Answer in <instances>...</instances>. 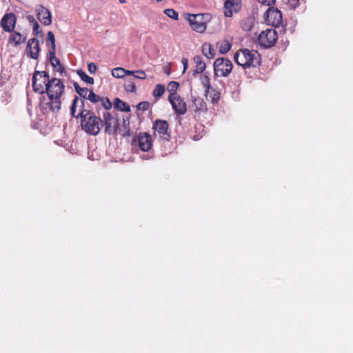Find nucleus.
Instances as JSON below:
<instances>
[{"label":"nucleus","instance_id":"nucleus-34","mask_svg":"<svg viewBox=\"0 0 353 353\" xmlns=\"http://www.w3.org/2000/svg\"><path fill=\"white\" fill-rule=\"evenodd\" d=\"M47 39L51 43V49L50 50H56V45H55V37L52 32L49 31L47 34Z\"/></svg>","mask_w":353,"mask_h":353},{"label":"nucleus","instance_id":"nucleus-5","mask_svg":"<svg viewBox=\"0 0 353 353\" xmlns=\"http://www.w3.org/2000/svg\"><path fill=\"white\" fill-rule=\"evenodd\" d=\"M50 80V76L47 72L35 71L32 79L33 90L40 94L45 93V88Z\"/></svg>","mask_w":353,"mask_h":353},{"label":"nucleus","instance_id":"nucleus-27","mask_svg":"<svg viewBox=\"0 0 353 353\" xmlns=\"http://www.w3.org/2000/svg\"><path fill=\"white\" fill-rule=\"evenodd\" d=\"M77 73L82 81L91 85L94 83V79L92 77H89L83 70H78L77 71Z\"/></svg>","mask_w":353,"mask_h":353},{"label":"nucleus","instance_id":"nucleus-28","mask_svg":"<svg viewBox=\"0 0 353 353\" xmlns=\"http://www.w3.org/2000/svg\"><path fill=\"white\" fill-rule=\"evenodd\" d=\"M179 84L176 81H170L168 85V91L170 93L169 97H175L176 96H178L176 94V90L179 88Z\"/></svg>","mask_w":353,"mask_h":353},{"label":"nucleus","instance_id":"nucleus-17","mask_svg":"<svg viewBox=\"0 0 353 353\" xmlns=\"http://www.w3.org/2000/svg\"><path fill=\"white\" fill-rule=\"evenodd\" d=\"M10 33L8 41L12 47H18L26 41V37L21 34L19 32L13 30Z\"/></svg>","mask_w":353,"mask_h":353},{"label":"nucleus","instance_id":"nucleus-39","mask_svg":"<svg viewBox=\"0 0 353 353\" xmlns=\"http://www.w3.org/2000/svg\"><path fill=\"white\" fill-rule=\"evenodd\" d=\"M250 21V19H248L242 22L241 27L245 31H250L251 30L252 26Z\"/></svg>","mask_w":353,"mask_h":353},{"label":"nucleus","instance_id":"nucleus-45","mask_svg":"<svg viewBox=\"0 0 353 353\" xmlns=\"http://www.w3.org/2000/svg\"><path fill=\"white\" fill-rule=\"evenodd\" d=\"M27 19H28V21H29L30 23L32 24V26L34 24H35V22H37L32 15L27 16Z\"/></svg>","mask_w":353,"mask_h":353},{"label":"nucleus","instance_id":"nucleus-23","mask_svg":"<svg viewBox=\"0 0 353 353\" xmlns=\"http://www.w3.org/2000/svg\"><path fill=\"white\" fill-rule=\"evenodd\" d=\"M202 52L208 59H213L216 54L214 49L209 43H205L202 45Z\"/></svg>","mask_w":353,"mask_h":353},{"label":"nucleus","instance_id":"nucleus-40","mask_svg":"<svg viewBox=\"0 0 353 353\" xmlns=\"http://www.w3.org/2000/svg\"><path fill=\"white\" fill-rule=\"evenodd\" d=\"M287 4L292 8L295 9L300 4V0H287Z\"/></svg>","mask_w":353,"mask_h":353},{"label":"nucleus","instance_id":"nucleus-46","mask_svg":"<svg viewBox=\"0 0 353 353\" xmlns=\"http://www.w3.org/2000/svg\"><path fill=\"white\" fill-rule=\"evenodd\" d=\"M135 71L128 70L125 69V75H133L134 74Z\"/></svg>","mask_w":353,"mask_h":353},{"label":"nucleus","instance_id":"nucleus-29","mask_svg":"<svg viewBox=\"0 0 353 353\" xmlns=\"http://www.w3.org/2000/svg\"><path fill=\"white\" fill-rule=\"evenodd\" d=\"M165 92V86L162 84H157L153 90V96L154 97H161Z\"/></svg>","mask_w":353,"mask_h":353},{"label":"nucleus","instance_id":"nucleus-15","mask_svg":"<svg viewBox=\"0 0 353 353\" xmlns=\"http://www.w3.org/2000/svg\"><path fill=\"white\" fill-rule=\"evenodd\" d=\"M241 0H226L224 3V14L227 17L232 16L233 12H237L241 8Z\"/></svg>","mask_w":353,"mask_h":353},{"label":"nucleus","instance_id":"nucleus-18","mask_svg":"<svg viewBox=\"0 0 353 353\" xmlns=\"http://www.w3.org/2000/svg\"><path fill=\"white\" fill-rule=\"evenodd\" d=\"M190 108L195 112H205L207 111V104L203 99L201 97H194L192 99Z\"/></svg>","mask_w":353,"mask_h":353},{"label":"nucleus","instance_id":"nucleus-33","mask_svg":"<svg viewBox=\"0 0 353 353\" xmlns=\"http://www.w3.org/2000/svg\"><path fill=\"white\" fill-rule=\"evenodd\" d=\"M164 13L170 18L177 20L179 17L178 13L172 8H168L164 10Z\"/></svg>","mask_w":353,"mask_h":353},{"label":"nucleus","instance_id":"nucleus-20","mask_svg":"<svg viewBox=\"0 0 353 353\" xmlns=\"http://www.w3.org/2000/svg\"><path fill=\"white\" fill-rule=\"evenodd\" d=\"M117 134H120L122 137H130V119L128 117L123 118L121 126H118V130Z\"/></svg>","mask_w":353,"mask_h":353},{"label":"nucleus","instance_id":"nucleus-1","mask_svg":"<svg viewBox=\"0 0 353 353\" xmlns=\"http://www.w3.org/2000/svg\"><path fill=\"white\" fill-rule=\"evenodd\" d=\"M84 101L75 97L73 99L70 112L73 117L81 118L82 129L88 134L97 135L103 127V120L94 112L84 108Z\"/></svg>","mask_w":353,"mask_h":353},{"label":"nucleus","instance_id":"nucleus-38","mask_svg":"<svg viewBox=\"0 0 353 353\" xmlns=\"http://www.w3.org/2000/svg\"><path fill=\"white\" fill-rule=\"evenodd\" d=\"M134 77L138 79L143 80L146 78V74L143 70H139L135 71Z\"/></svg>","mask_w":353,"mask_h":353},{"label":"nucleus","instance_id":"nucleus-3","mask_svg":"<svg viewBox=\"0 0 353 353\" xmlns=\"http://www.w3.org/2000/svg\"><path fill=\"white\" fill-rule=\"evenodd\" d=\"M235 62L244 68L257 67L261 64L260 54L255 50L241 49L238 50L234 57Z\"/></svg>","mask_w":353,"mask_h":353},{"label":"nucleus","instance_id":"nucleus-12","mask_svg":"<svg viewBox=\"0 0 353 353\" xmlns=\"http://www.w3.org/2000/svg\"><path fill=\"white\" fill-rule=\"evenodd\" d=\"M17 23V17L12 12L6 13L0 21V26L6 32H12L14 30Z\"/></svg>","mask_w":353,"mask_h":353},{"label":"nucleus","instance_id":"nucleus-10","mask_svg":"<svg viewBox=\"0 0 353 353\" xmlns=\"http://www.w3.org/2000/svg\"><path fill=\"white\" fill-rule=\"evenodd\" d=\"M132 144L134 147L139 146L143 152H148L152 145V137L147 132H140L138 137L132 140Z\"/></svg>","mask_w":353,"mask_h":353},{"label":"nucleus","instance_id":"nucleus-42","mask_svg":"<svg viewBox=\"0 0 353 353\" xmlns=\"http://www.w3.org/2000/svg\"><path fill=\"white\" fill-rule=\"evenodd\" d=\"M97 67L94 63H89L88 64V70L90 73L94 74L97 71Z\"/></svg>","mask_w":353,"mask_h":353},{"label":"nucleus","instance_id":"nucleus-4","mask_svg":"<svg viewBox=\"0 0 353 353\" xmlns=\"http://www.w3.org/2000/svg\"><path fill=\"white\" fill-rule=\"evenodd\" d=\"M210 14H188V20L191 28L197 32H203L206 30V24L211 19Z\"/></svg>","mask_w":353,"mask_h":353},{"label":"nucleus","instance_id":"nucleus-32","mask_svg":"<svg viewBox=\"0 0 353 353\" xmlns=\"http://www.w3.org/2000/svg\"><path fill=\"white\" fill-rule=\"evenodd\" d=\"M125 89L128 92H136V91H137L136 85L132 81V79H130V80L127 81V82H126V83L125 85Z\"/></svg>","mask_w":353,"mask_h":353},{"label":"nucleus","instance_id":"nucleus-13","mask_svg":"<svg viewBox=\"0 0 353 353\" xmlns=\"http://www.w3.org/2000/svg\"><path fill=\"white\" fill-rule=\"evenodd\" d=\"M40 50L41 48L37 39L32 38L28 41L26 49L28 57L33 59H37L39 56Z\"/></svg>","mask_w":353,"mask_h":353},{"label":"nucleus","instance_id":"nucleus-24","mask_svg":"<svg viewBox=\"0 0 353 353\" xmlns=\"http://www.w3.org/2000/svg\"><path fill=\"white\" fill-rule=\"evenodd\" d=\"M114 107L115 109L121 112H128L130 111V105L119 98H115L114 101Z\"/></svg>","mask_w":353,"mask_h":353},{"label":"nucleus","instance_id":"nucleus-8","mask_svg":"<svg viewBox=\"0 0 353 353\" xmlns=\"http://www.w3.org/2000/svg\"><path fill=\"white\" fill-rule=\"evenodd\" d=\"M103 126H104V132L111 135H117L118 130L119 121L117 118L110 112H104L103 114Z\"/></svg>","mask_w":353,"mask_h":353},{"label":"nucleus","instance_id":"nucleus-44","mask_svg":"<svg viewBox=\"0 0 353 353\" xmlns=\"http://www.w3.org/2000/svg\"><path fill=\"white\" fill-rule=\"evenodd\" d=\"M182 63H183V72L184 73L186 71V70L188 69V59L183 58L182 59Z\"/></svg>","mask_w":353,"mask_h":353},{"label":"nucleus","instance_id":"nucleus-7","mask_svg":"<svg viewBox=\"0 0 353 353\" xmlns=\"http://www.w3.org/2000/svg\"><path fill=\"white\" fill-rule=\"evenodd\" d=\"M258 42L265 48H271L277 41V32L274 29L262 31L258 37Z\"/></svg>","mask_w":353,"mask_h":353},{"label":"nucleus","instance_id":"nucleus-21","mask_svg":"<svg viewBox=\"0 0 353 353\" xmlns=\"http://www.w3.org/2000/svg\"><path fill=\"white\" fill-rule=\"evenodd\" d=\"M193 61L196 64V69L193 72V75L202 73L206 68L205 63L203 61L202 57L199 55L195 56Z\"/></svg>","mask_w":353,"mask_h":353},{"label":"nucleus","instance_id":"nucleus-37","mask_svg":"<svg viewBox=\"0 0 353 353\" xmlns=\"http://www.w3.org/2000/svg\"><path fill=\"white\" fill-rule=\"evenodd\" d=\"M150 107V103L148 101H142L137 104V108L139 110L145 111Z\"/></svg>","mask_w":353,"mask_h":353},{"label":"nucleus","instance_id":"nucleus-30","mask_svg":"<svg viewBox=\"0 0 353 353\" xmlns=\"http://www.w3.org/2000/svg\"><path fill=\"white\" fill-rule=\"evenodd\" d=\"M112 75L115 78H123L125 76V69L123 68H115L112 70Z\"/></svg>","mask_w":353,"mask_h":353},{"label":"nucleus","instance_id":"nucleus-6","mask_svg":"<svg viewBox=\"0 0 353 353\" xmlns=\"http://www.w3.org/2000/svg\"><path fill=\"white\" fill-rule=\"evenodd\" d=\"M232 63L225 58H218L214 62V71L216 76L228 77L232 70Z\"/></svg>","mask_w":353,"mask_h":353},{"label":"nucleus","instance_id":"nucleus-35","mask_svg":"<svg viewBox=\"0 0 353 353\" xmlns=\"http://www.w3.org/2000/svg\"><path fill=\"white\" fill-rule=\"evenodd\" d=\"M88 100L94 103H97L101 101V97L91 91L89 95H88Z\"/></svg>","mask_w":353,"mask_h":353},{"label":"nucleus","instance_id":"nucleus-47","mask_svg":"<svg viewBox=\"0 0 353 353\" xmlns=\"http://www.w3.org/2000/svg\"><path fill=\"white\" fill-rule=\"evenodd\" d=\"M119 2H120V3H125V1H126L125 0H119Z\"/></svg>","mask_w":353,"mask_h":353},{"label":"nucleus","instance_id":"nucleus-14","mask_svg":"<svg viewBox=\"0 0 353 353\" xmlns=\"http://www.w3.org/2000/svg\"><path fill=\"white\" fill-rule=\"evenodd\" d=\"M169 101L174 110L179 114H184L187 111L185 102L180 96L169 97Z\"/></svg>","mask_w":353,"mask_h":353},{"label":"nucleus","instance_id":"nucleus-2","mask_svg":"<svg viewBox=\"0 0 353 353\" xmlns=\"http://www.w3.org/2000/svg\"><path fill=\"white\" fill-rule=\"evenodd\" d=\"M45 89L49 101L41 103L40 106L42 111L43 113H47L48 110L53 113L58 112L61 106V97L65 89L62 81L57 78H52L46 84Z\"/></svg>","mask_w":353,"mask_h":353},{"label":"nucleus","instance_id":"nucleus-48","mask_svg":"<svg viewBox=\"0 0 353 353\" xmlns=\"http://www.w3.org/2000/svg\"><path fill=\"white\" fill-rule=\"evenodd\" d=\"M162 0H157V2H160Z\"/></svg>","mask_w":353,"mask_h":353},{"label":"nucleus","instance_id":"nucleus-31","mask_svg":"<svg viewBox=\"0 0 353 353\" xmlns=\"http://www.w3.org/2000/svg\"><path fill=\"white\" fill-rule=\"evenodd\" d=\"M200 79L201 84L205 88V90L210 89V88L212 87L210 85V78L208 75L204 74L201 76Z\"/></svg>","mask_w":353,"mask_h":353},{"label":"nucleus","instance_id":"nucleus-26","mask_svg":"<svg viewBox=\"0 0 353 353\" xmlns=\"http://www.w3.org/2000/svg\"><path fill=\"white\" fill-rule=\"evenodd\" d=\"M73 85L75 91L81 97L88 99V95H89L92 90H90L87 88H81L77 82H74Z\"/></svg>","mask_w":353,"mask_h":353},{"label":"nucleus","instance_id":"nucleus-36","mask_svg":"<svg viewBox=\"0 0 353 353\" xmlns=\"http://www.w3.org/2000/svg\"><path fill=\"white\" fill-rule=\"evenodd\" d=\"M100 102L101 103V105L105 110H110L112 106L111 101L107 97L101 98V100Z\"/></svg>","mask_w":353,"mask_h":353},{"label":"nucleus","instance_id":"nucleus-19","mask_svg":"<svg viewBox=\"0 0 353 353\" xmlns=\"http://www.w3.org/2000/svg\"><path fill=\"white\" fill-rule=\"evenodd\" d=\"M55 54V50L49 51L50 62L51 65L53 66V68L57 71H58L61 74V75H62L63 73H65V68L61 65L60 60L56 57Z\"/></svg>","mask_w":353,"mask_h":353},{"label":"nucleus","instance_id":"nucleus-11","mask_svg":"<svg viewBox=\"0 0 353 353\" xmlns=\"http://www.w3.org/2000/svg\"><path fill=\"white\" fill-rule=\"evenodd\" d=\"M168 123L166 121L157 119L154 121L152 129L154 130V134L157 132L161 140L168 141L170 138V135L168 132Z\"/></svg>","mask_w":353,"mask_h":353},{"label":"nucleus","instance_id":"nucleus-25","mask_svg":"<svg viewBox=\"0 0 353 353\" xmlns=\"http://www.w3.org/2000/svg\"><path fill=\"white\" fill-rule=\"evenodd\" d=\"M216 46L221 54H225L229 52L232 47V43L228 40H223L217 43Z\"/></svg>","mask_w":353,"mask_h":353},{"label":"nucleus","instance_id":"nucleus-22","mask_svg":"<svg viewBox=\"0 0 353 353\" xmlns=\"http://www.w3.org/2000/svg\"><path fill=\"white\" fill-rule=\"evenodd\" d=\"M205 95L210 97L212 103H216L219 99L221 93L219 90L213 87H210V89L205 90Z\"/></svg>","mask_w":353,"mask_h":353},{"label":"nucleus","instance_id":"nucleus-16","mask_svg":"<svg viewBox=\"0 0 353 353\" xmlns=\"http://www.w3.org/2000/svg\"><path fill=\"white\" fill-rule=\"evenodd\" d=\"M38 19L44 26H49L52 23V16L50 12L43 6L40 5L37 8Z\"/></svg>","mask_w":353,"mask_h":353},{"label":"nucleus","instance_id":"nucleus-43","mask_svg":"<svg viewBox=\"0 0 353 353\" xmlns=\"http://www.w3.org/2000/svg\"><path fill=\"white\" fill-rule=\"evenodd\" d=\"M33 32L36 36H38L39 34L41 32L40 26L37 22H35V24L33 26Z\"/></svg>","mask_w":353,"mask_h":353},{"label":"nucleus","instance_id":"nucleus-41","mask_svg":"<svg viewBox=\"0 0 353 353\" xmlns=\"http://www.w3.org/2000/svg\"><path fill=\"white\" fill-rule=\"evenodd\" d=\"M257 1L262 5L271 6L272 5L274 4L276 0H257Z\"/></svg>","mask_w":353,"mask_h":353},{"label":"nucleus","instance_id":"nucleus-9","mask_svg":"<svg viewBox=\"0 0 353 353\" xmlns=\"http://www.w3.org/2000/svg\"><path fill=\"white\" fill-rule=\"evenodd\" d=\"M264 19L267 24L274 27L279 26L283 21L281 11L270 6L265 12Z\"/></svg>","mask_w":353,"mask_h":353}]
</instances>
